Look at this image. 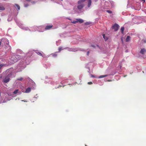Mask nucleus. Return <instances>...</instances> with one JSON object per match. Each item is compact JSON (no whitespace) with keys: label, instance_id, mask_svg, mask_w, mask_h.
Masks as SVG:
<instances>
[{"label":"nucleus","instance_id":"32","mask_svg":"<svg viewBox=\"0 0 146 146\" xmlns=\"http://www.w3.org/2000/svg\"><path fill=\"white\" fill-rule=\"evenodd\" d=\"M59 86L60 87H61V86Z\"/></svg>","mask_w":146,"mask_h":146},{"label":"nucleus","instance_id":"5","mask_svg":"<svg viewBox=\"0 0 146 146\" xmlns=\"http://www.w3.org/2000/svg\"><path fill=\"white\" fill-rule=\"evenodd\" d=\"M53 27V25H47L46 26L45 29L46 30H48L50 29Z\"/></svg>","mask_w":146,"mask_h":146},{"label":"nucleus","instance_id":"10","mask_svg":"<svg viewBox=\"0 0 146 146\" xmlns=\"http://www.w3.org/2000/svg\"><path fill=\"white\" fill-rule=\"evenodd\" d=\"M103 36L105 40H106L108 39V37L106 36L105 35V34L103 35Z\"/></svg>","mask_w":146,"mask_h":146},{"label":"nucleus","instance_id":"15","mask_svg":"<svg viewBox=\"0 0 146 146\" xmlns=\"http://www.w3.org/2000/svg\"><path fill=\"white\" fill-rule=\"evenodd\" d=\"M18 90L17 89L14 91L13 93L14 94H16L18 92Z\"/></svg>","mask_w":146,"mask_h":146},{"label":"nucleus","instance_id":"25","mask_svg":"<svg viewBox=\"0 0 146 146\" xmlns=\"http://www.w3.org/2000/svg\"><path fill=\"white\" fill-rule=\"evenodd\" d=\"M22 102L23 101V102H27V101L26 100H22Z\"/></svg>","mask_w":146,"mask_h":146},{"label":"nucleus","instance_id":"7","mask_svg":"<svg viewBox=\"0 0 146 146\" xmlns=\"http://www.w3.org/2000/svg\"><path fill=\"white\" fill-rule=\"evenodd\" d=\"M76 20L77 21V22H79L80 23H82L84 21L82 19H76Z\"/></svg>","mask_w":146,"mask_h":146},{"label":"nucleus","instance_id":"23","mask_svg":"<svg viewBox=\"0 0 146 146\" xmlns=\"http://www.w3.org/2000/svg\"><path fill=\"white\" fill-rule=\"evenodd\" d=\"M88 84H89V85H91V82H88Z\"/></svg>","mask_w":146,"mask_h":146},{"label":"nucleus","instance_id":"20","mask_svg":"<svg viewBox=\"0 0 146 146\" xmlns=\"http://www.w3.org/2000/svg\"><path fill=\"white\" fill-rule=\"evenodd\" d=\"M4 64H0V69H1V68L4 65Z\"/></svg>","mask_w":146,"mask_h":146},{"label":"nucleus","instance_id":"29","mask_svg":"<svg viewBox=\"0 0 146 146\" xmlns=\"http://www.w3.org/2000/svg\"><path fill=\"white\" fill-rule=\"evenodd\" d=\"M144 2L145 1V0H142Z\"/></svg>","mask_w":146,"mask_h":146},{"label":"nucleus","instance_id":"27","mask_svg":"<svg viewBox=\"0 0 146 146\" xmlns=\"http://www.w3.org/2000/svg\"><path fill=\"white\" fill-rule=\"evenodd\" d=\"M56 55H56V54H54V55H53V56H56Z\"/></svg>","mask_w":146,"mask_h":146},{"label":"nucleus","instance_id":"12","mask_svg":"<svg viewBox=\"0 0 146 146\" xmlns=\"http://www.w3.org/2000/svg\"><path fill=\"white\" fill-rule=\"evenodd\" d=\"M15 5H16V7H17V10H19L20 9V7L17 4H15Z\"/></svg>","mask_w":146,"mask_h":146},{"label":"nucleus","instance_id":"31","mask_svg":"<svg viewBox=\"0 0 146 146\" xmlns=\"http://www.w3.org/2000/svg\"><path fill=\"white\" fill-rule=\"evenodd\" d=\"M92 77H94V76H93V75H92Z\"/></svg>","mask_w":146,"mask_h":146},{"label":"nucleus","instance_id":"28","mask_svg":"<svg viewBox=\"0 0 146 146\" xmlns=\"http://www.w3.org/2000/svg\"><path fill=\"white\" fill-rule=\"evenodd\" d=\"M121 40L122 42H123V40L122 38H121Z\"/></svg>","mask_w":146,"mask_h":146},{"label":"nucleus","instance_id":"9","mask_svg":"<svg viewBox=\"0 0 146 146\" xmlns=\"http://www.w3.org/2000/svg\"><path fill=\"white\" fill-rule=\"evenodd\" d=\"M130 36H127L126 39V40H125L126 42H129L130 40Z\"/></svg>","mask_w":146,"mask_h":146},{"label":"nucleus","instance_id":"18","mask_svg":"<svg viewBox=\"0 0 146 146\" xmlns=\"http://www.w3.org/2000/svg\"><path fill=\"white\" fill-rule=\"evenodd\" d=\"M23 80V78L22 77L17 79V80H20V81H22Z\"/></svg>","mask_w":146,"mask_h":146},{"label":"nucleus","instance_id":"16","mask_svg":"<svg viewBox=\"0 0 146 146\" xmlns=\"http://www.w3.org/2000/svg\"><path fill=\"white\" fill-rule=\"evenodd\" d=\"M37 54H38V55H40V56H42V54L41 52H38L37 53Z\"/></svg>","mask_w":146,"mask_h":146},{"label":"nucleus","instance_id":"2","mask_svg":"<svg viewBox=\"0 0 146 146\" xmlns=\"http://www.w3.org/2000/svg\"><path fill=\"white\" fill-rule=\"evenodd\" d=\"M12 74H8L5 77V79L3 80V82L4 83H7L10 80V78Z\"/></svg>","mask_w":146,"mask_h":146},{"label":"nucleus","instance_id":"33","mask_svg":"<svg viewBox=\"0 0 146 146\" xmlns=\"http://www.w3.org/2000/svg\"><path fill=\"white\" fill-rule=\"evenodd\" d=\"M85 146H87V145H85Z\"/></svg>","mask_w":146,"mask_h":146},{"label":"nucleus","instance_id":"6","mask_svg":"<svg viewBox=\"0 0 146 146\" xmlns=\"http://www.w3.org/2000/svg\"><path fill=\"white\" fill-rule=\"evenodd\" d=\"M145 52H146V50L144 48L142 49L140 51V53L142 54H144Z\"/></svg>","mask_w":146,"mask_h":146},{"label":"nucleus","instance_id":"24","mask_svg":"<svg viewBox=\"0 0 146 146\" xmlns=\"http://www.w3.org/2000/svg\"><path fill=\"white\" fill-rule=\"evenodd\" d=\"M89 53H90V52L89 51H88L87 52V55L88 56L89 55Z\"/></svg>","mask_w":146,"mask_h":146},{"label":"nucleus","instance_id":"13","mask_svg":"<svg viewBox=\"0 0 146 146\" xmlns=\"http://www.w3.org/2000/svg\"><path fill=\"white\" fill-rule=\"evenodd\" d=\"M124 28L123 27H122L121 28V31L122 34H123Z\"/></svg>","mask_w":146,"mask_h":146},{"label":"nucleus","instance_id":"8","mask_svg":"<svg viewBox=\"0 0 146 146\" xmlns=\"http://www.w3.org/2000/svg\"><path fill=\"white\" fill-rule=\"evenodd\" d=\"M31 91V89L29 87L27 88L26 90V93H29Z\"/></svg>","mask_w":146,"mask_h":146},{"label":"nucleus","instance_id":"17","mask_svg":"<svg viewBox=\"0 0 146 146\" xmlns=\"http://www.w3.org/2000/svg\"><path fill=\"white\" fill-rule=\"evenodd\" d=\"M63 50V49L62 48V47H59L58 48V50H59V51H58V52H60V51Z\"/></svg>","mask_w":146,"mask_h":146},{"label":"nucleus","instance_id":"11","mask_svg":"<svg viewBox=\"0 0 146 146\" xmlns=\"http://www.w3.org/2000/svg\"><path fill=\"white\" fill-rule=\"evenodd\" d=\"M107 76H108L107 75H102L100 76L99 77V78H104V77H106Z\"/></svg>","mask_w":146,"mask_h":146},{"label":"nucleus","instance_id":"30","mask_svg":"<svg viewBox=\"0 0 146 146\" xmlns=\"http://www.w3.org/2000/svg\"><path fill=\"white\" fill-rule=\"evenodd\" d=\"M1 42H0V46L1 45Z\"/></svg>","mask_w":146,"mask_h":146},{"label":"nucleus","instance_id":"14","mask_svg":"<svg viewBox=\"0 0 146 146\" xmlns=\"http://www.w3.org/2000/svg\"><path fill=\"white\" fill-rule=\"evenodd\" d=\"M5 9V8L2 6H0V10H4Z\"/></svg>","mask_w":146,"mask_h":146},{"label":"nucleus","instance_id":"21","mask_svg":"<svg viewBox=\"0 0 146 146\" xmlns=\"http://www.w3.org/2000/svg\"><path fill=\"white\" fill-rule=\"evenodd\" d=\"M72 23L74 24H75L76 23H77V20L74 21L72 22Z\"/></svg>","mask_w":146,"mask_h":146},{"label":"nucleus","instance_id":"22","mask_svg":"<svg viewBox=\"0 0 146 146\" xmlns=\"http://www.w3.org/2000/svg\"><path fill=\"white\" fill-rule=\"evenodd\" d=\"M28 5H29L28 4H25V5H24V6L25 7H27V6H28Z\"/></svg>","mask_w":146,"mask_h":146},{"label":"nucleus","instance_id":"19","mask_svg":"<svg viewBox=\"0 0 146 146\" xmlns=\"http://www.w3.org/2000/svg\"><path fill=\"white\" fill-rule=\"evenodd\" d=\"M107 12L109 13H112V11L110 10H108L107 11Z\"/></svg>","mask_w":146,"mask_h":146},{"label":"nucleus","instance_id":"1","mask_svg":"<svg viewBox=\"0 0 146 146\" xmlns=\"http://www.w3.org/2000/svg\"><path fill=\"white\" fill-rule=\"evenodd\" d=\"M85 1H87L88 2V7H89L90 6L91 3V0H79L77 3V7L78 9L81 10L84 7V4L83 2Z\"/></svg>","mask_w":146,"mask_h":146},{"label":"nucleus","instance_id":"3","mask_svg":"<svg viewBox=\"0 0 146 146\" xmlns=\"http://www.w3.org/2000/svg\"><path fill=\"white\" fill-rule=\"evenodd\" d=\"M21 58V56L20 55H19L14 56L12 57V59L13 58L15 59V60H14V62H17L18 60L19 59H20Z\"/></svg>","mask_w":146,"mask_h":146},{"label":"nucleus","instance_id":"4","mask_svg":"<svg viewBox=\"0 0 146 146\" xmlns=\"http://www.w3.org/2000/svg\"><path fill=\"white\" fill-rule=\"evenodd\" d=\"M119 26L116 23H115L113 25L112 27V29H114V31H117L118 29Z\"/></svg>","mask_w":146,"mask_h":146},{"label":"nucleus","instance_id":"26","mask_svg":"<svg viewBox=\"0 0 146 146\" xmlns=\"http://www.w3.org/2000/svg\"><path fill=\"white\" fill-rule=\"evenodd\" d=\"M28 2H30L31 1V0H26Z\"/></svg>","mask_w":146,"mask_h":146}]
</instances>
